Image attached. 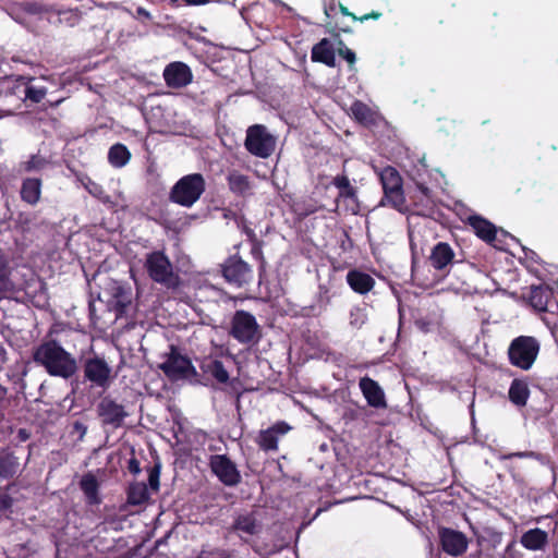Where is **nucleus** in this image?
Instances as JSON below:
<instances>
[{
	"label": "nucleus",
	"instance_id": "nucleus-1",
	"mask_svg": "<svg viewBox=\"0 0 558 558\" xmlns=\"http://www.w3.org/2000/svg\"><path fill=\"white\" fill-rule=\"evenodd\" d=\"M37 363L50 376L65 380L73 377L78 369L76 359L53 339L45 340L37 347Z\"/></svg>",
	"mask_w": 558,
	"mask_h": 558
},
{
	"label": "nucleus",
	"instance_id": "nucleus-2",
	"mask_svg": "<svg viewBox=\"0 0 558 558\" xmlns=\"http://www.w3.org/2000/svg\"><path fill=\"white\" fill-rule=\"evenodd\" d=\"M379 180L384 191L381 204L389 205L402 214L410 213L399 171L395 167L387 166L380 171Z\"/></svg>",
	"mask_w": 558,
	"mask_h": 558
},
{
	"label": "nucleus",
	"instance_id": "nucleus-3",
	"mask_svg": "<svg viewBox=\"0 0 558 558\" xmlns=\"http://www.w3.org/2000/svg\"><path fill=\"white\" fill-rule=\"evenodd\" d=\"M206 181L202 173H190L180 178L171 187L169 201L182 207H192L204 194Z\"/></svg>",
	"mask_w": 558,
	"mask_h": 558
},
{
	"label": "nucleus",
	"instance_id": "nucleus-4",
	"mask_svg": "<svg viewBox=\"0 0 558 558\" xmlns=\"http://www.w3.org/2000/svg\"><path fill=\"white\" fill-rule=\"evenodd\" d=\"M228 335L239 343L251 348L262 339V328L252 313L238 310L231 317Z\"/></svg>",
	"mask_w": 558,
	"mask_h": 558
},
{
	"label": "nucleus",
	"instance_id": "nucleus-5",
	"mask_svg": "<svg viewBox=\"0 0 558 558\" xmlns=\"http://www.w3.org/2000/svg\"><path fill=\"white\" fill-rule=\"evenodd\" d=\"M539 351L541 343L535 337L519 336L510 342L507 354L512 366L529 371L534 365Z\"/></svg>",
	"mask_w": 558,
	"mask_h": 558
},
{
	"label": "nucleus",
	"instance_id": "nucleus-6",
	"mask_svg": "<svg viewBox=\"0 0 558 558\" xmlns=\"http://www.w3.org/2000/svg\"><path fill=\"white\" fill-rule=\"evenodd\" d=\"M144 267L149 278L169 289L179 287L180 278L163 251H154L146 255Z\"/></svg>",
	"mask_w": 558,
	"mask_h": 558
},
{
	"label": "nucleus",
	"instance_id": "nucleus-7",
	"mask_svg": "<svg viewBox=\"0 0 558 558\" xmlns=\"http://www.w3.org/2000/svg\"><path fill=\"white\" fill-rule=\"evenodd\" d=\"M466 222L478 239L497 250L506 251L509 240H515L509 232L497 228L493 222L480 215L469 216Z\"/></svg>",
	"mask_w": 558,
	"mask_h": 558
},
{
	"label": "nucleus",
	"instance_id": "nucleus-8",
	"mask_svg": "<svg viewBox=\"0 0 558 558\" xmlns=\"http://www.w3.org/2000/svg\"><path fill=\"white\" fill-rule=\"evenodd\" d=\"M159 368L172 381L198 377V373L191 359L182 355L178 347L173 344L169 347L166 360L159 365Z\"/></svg>",
	"mask_w": 558,
	"mask_h": 558
},
{
	"label": "nucleus",
	"instance_id": "nucleus-9",
	"mask_svg": "<svg viewBox=\"0 0 558 558\" xmlns=\"http://www.w3.org/2000/svg\"><path fill=\"white\" fill-rule=\"evenodd\" d=\"M221 276L231 286L243 288L253 281L252 266L238 253L228 256L220 265Z\"/></svg>",
	"mask_w": 558,
	"mask_h": 558
},
{
	"label": "nucleus",
	"instance_id": "nucleus-10",
	"mask_svg": "<svg viewBox=\"0 0 558 558\" xmlns=\"http://www.w3.org/2000/svg\"><path fill=\"white\" fill-rule=\"evenodd\" d=\"M246 150L259 158H268L275 150V137L267 132L266 126L254 124L246 131L245 138Z\"/></svg>",
	"mask_w": 558,
	"mask_h": 558
},
{
	"label": "nucleus",
	"instance_id": "nucleus-11",
	"mask_svg": "<svg viewBox=\"0 0 558 558\" xmlns=\"http://www.w3.org/2000/svg\"><path fill=\"white\" fill-rule=\"evenodd\" d=\"M84 381L90 387L107 389L111 384V367L105 359L94 355L83 361Z\"/></svg>",
	"mask_w": 558,
	"mask_h": 558
},
{
	"label": "nucleus",
	"instance_id": "nucleus-12",
	"mask_svg": "<svg viewBox=\"0 0 558 558\" xmlns=\"http://www.w3.org/2000/svg\"><path fill=\"white\" fill-rule=\"evenodd\" d=\"M211 473L225 486L234 487L241 483V473L236 464L227 454H213L208 461Z\"/></svg>",
	"mask_w": 558,
	"mask_h": 558
},
{
	"label": "nucleus",
	"instance_id": "nucleus-13",
	"mask_svg": "<svg viewBox=\"0 0 558 558\" xmlns=\"http://www.w3.org/2000/svg\"><path fill=\"white\" fill-rule=\"evenodd\" d=\"M430 266L438 272L448 274L451 267L459 264L453 247L447 242H437L428 257Z\"/></svg>",
	"mask_w": 558,
	"mask_h": 558
},
{
	"label": "nucleus",
	"instance_id": "nucleus-14",
	"mask_svg": "<svg viewBox=\"0 0 558 558\" xmlns=\"http://www.w3.org/2000/svg\"><path fill=\"white\" fill-rule=\"evenodd\" d=\"M438 536L441 549L450 556H461L468 549V538L460 531L450 527H440Z\"/></svg>",
	"mask_w": 558,
	"mask_h": 558
},
{
	"label": "nucleus",
	"instance_id": "nucleus-15",
	"mask_svg": "<svg viewBox=\"0 0 558 558\" xmlns=\"http://www.w3.org/2000/svg\"><path fill=\"white\" fill-rule=\"evenodd\" d=\"M97 414L104 425L118 428L122 425L128 413L124 407L110 397H104L97 405Z\"/></svg>",
	"mask_w": 558,
	"mask_h": 558
},
{
	"label": "nucleus",
	"instance_id": "nucleus-16",
	"mask_svg": "<svg viewBox=\"0 0 558 558\" xmlns=\"http://www.w3.org/2000/svg\"><path fill=\"white\" fill-rule=\"evenodd\" d=\"M163 78L168 87L182 88L192 82L193 74L187 64L174 61L165 68Z\"/></svg>",
	"mask_w": 558,
	"mask_h": 558
},
{
	"label": "nucleus",
	"instance_id": "nucleus-17",
	"mask_svg": "<svg viewBox=\"0 0 558 558\" xmlns=\"http://www.w3.org/2000/svg\"><path fill=\"white\" fill-rule=\"evenodd\" d=\"M291 429L290 425L283 421H279L259 432L257 437V445L263 451H277L279 437L286 435Z\"/></svg>",
	"mask_w": 558,
	"mask_h": 558
},
{
	"label": "nucleus",
	"instance_id": "nucleus-18",
	"mask_svg": "<svg viewBox=\"0 0 558 558\" xmlns=\"http://www.w3.org/2000/svg\"><path fill=\"white\" fill-rule=\"evenodd\" d=\"M529 302L537 312H550V306H558L555 301L554 289L548 284L531 286Z\"/></svg>",
	"mask_w": 558,
	"mask_h": 558
},
{
	"label": "nucleus",
	"instance_id": "nucleus-19",
	"mask_svg": "<svg viewBox=\"0 0 558 558\" xmlns=\"http://www.w3.org/2000/svg\"><path fill=\"white\" fill-rule=\"evenodd\" d=\"M359 387L369 407L375 409L387 408L385 392L376 380L368 376H364L360 378Z\"/></svg>",
	"mask_w": 558,
	"mask_h": 558
},
{
	"label": "nucleus",
	"instance_id": "nucleus-20",
	"mask_svg": "<svg viewBox=\"0 0 558 558\" xmlns=\"http://www.w3.org/2000/svg\"><path fill=\"white\" fill-rule=\"evenodd\" d=\"M414 184L413 190L408 187V196L413 205L410 211L421 215L434 205L433 191L423 182L415 181Z\"/></svg>",
	"mask_w": 558,
	"mask_h": 558
},
{
	"label": "nucleus",
	"instance_id": "nucleus-21",
	"mask_svg": "<svg viewBox=\"0 0 558 558\" xmlns=\"http://www.w3.org/2000/svg\"><path fill=\"white\" fill-rule=\"evenodd\" d=\"M336 7L337 5L335 3H331L325 8L326 22L324 27L333 39L339 38L341 33H352L351 25L344 21L345 17L338 16L336 13H332L336 10Z\"/></svg>",
	"mask_w": 558,
	"mask_h": 558
},
{
	"label": "nucleus",
	"instance_id": "nucleus-22",
	"mask_svg": "<svg viewBox=\"0 0 558 558\" xmlns=\"http://www.w3.org/2000/svg\"><path fill=\"white\" fill-rule=\"evenodd\" d=\"M347 283L349 287L359 294H366L375 287V279L359 269H351L347 274Z\"/></svg>",
	"mask_w": 558,
	"mask_h": 558
},
{
	"label": "nucleus",
	"instance_id": "nucleus-23",
	"mask_svg": "<svg viewBox=\"0 0 558 558\" xmlns=\"http://www.w3.org/2000/svg\"><path fill=\"white\" fill-rule=\"evenodd\" d=\"M548 542V533L539 527L530 529L520 537L521 545L532 551L545 550Z\"/></svg>",
	"mask_w": 558,
	"mask_h": 558
},
{
	"label": "nucleus",
	"instance_id": "nucleus-24",
	"mask_svg": "<svg viewBox=\"0 0 558 558\" xmlns=\"http://www.w3.org/2000/svg\"><path fill=\"white\" fill-rule=\"evenodd\" d=\"M311 58L314 62L333 68L336 65V57L332 43L328 38L320 39L313 46Z\"/></svg>",
	"mask_w": 558,
	"mask_h": 558
},
{
	"label": "nucleus",
	"instance_id": "nucleus-25",
	"mask_svg": "<svg viewBox=\"0 0 558 558\" xmlns=\"http://www.w3.org/2000/svg\"><path fill=\"white\" fill-rule=\"evenodd\" d=\"M350 110L354 119L366 128L376 126L379 122V114L361 100H355Z\"/></svg>",
	"mask_w": 558,
	"mask_h": 558
},
{
	"label": "nucleus",
	"instance_id": "nucleus-26",
	"mask_svg": "<svg viewBox=\"0 0 558 558\" xmlns=\"http://www.w3.org/2000/svg\"><path fill=\"white\" fill-rule=\"evenodd\" d=\"M80 488L85 496L87 505L97 506L101 502V497L99 495V482L93 473L88 472L82 476L80 481Z\"/></svg>",
	"mask_w": 558,
	"mask_h": 558
},
{
	"label": "nucleus",
	"instance_id": "nucleus-27",
	"mask_svg": "<svg viewBox=\"0 0 558 558\" xmlns=\"http://www.w3.org/2000/svg\"><path fill=\"white\" fill-rule=\"evenodd\" d=\"M530 397V388L525 378H514L508 390L509 401L518 407L523 408L526 405Z\"/></svg>",
	"mask_w": 558,
	"mask_h": 558
},
{
	"label": "nucleus",
	"instance_id": "nucleus-28",
	"mask_svg": "<svg viewBox=\"0 0 558 558\" xmlns=\"http://www.w3.org/2000/svg\"><path fill=\"white\" fill-rule=\"evenodd\" d=\"M199 368L204 374H209L219 384H227L229 381V373L219 360L204 359L199 364Z\"/></svg>",
	"mask_w": 558,
	"mask_h": 558
},
{
	"label": "nucleus",
	"instance_id": "nucleus-29",
	"mask_svg": "<svg viewBox=\"0 0 558 558\" xmlns=\"http://www.w3.org/2000/svg\"><path fill=\"white\" fill-rule=\"evenodd\" d=\"M227 183L229 190L238 196H244L251 190V182L248 177L236 170L229 172L227 175Z\"/></svg>",
	"mask_w": 558,
	"mask_h": 558
},
{
	"label": "nucleus",
	"instance_id": "nucleus-30",
	"mask_svg": "<svg viewBox=\"0 0 558 558\" xmlns=\"http://www.w3.org/2000/svg\"><path fill=\"white\" fill-rule=\"evenodd\" d=\"M21 471V463L13 453L0 451V477L11 478Z\"/></svg>",
	"mask_w": 558,
	"mask_h": 558
},
{
	"label": "nucleus",
	"instance_id": "nucleus-31",
	"mask_svg": "<svg viewBox=\"0 0 558 558\" xmlns=\"http://www.w3.org/2000/svg\"><path fill=\"white\" fill-rule=\"evenodd\" d=\"M131 159L129 148L121 143H117L109 148L108 161L114 168L124 167Z\"/></svg>",
	"mask_w": 558,
	"mask_h": 558
},
{
	"label": "nucleus",
	"instance_id": "nucleus-32",
	"mask_svg": "<svg viewBox=\"0 0 558 558\" xmlns=\"http://www.w3.org/2000/svg\"><path fill=\"white\" fill-rule=\"evenodd\" d=\"M332 185L339 190L338 196L344 199H353L357 198L356 189L351 185L350 180L347 174H338L332 179Z\"/></svg>",
	"mask_w": 558,
	"mask_h": 558
},
{
	"label": "nucleus",
	"instance_id": "nucleus-33",
	"mask_svg": "<svg viewBox=\"0 0 558 558\" xmlns=\"http://www.w3.org/2000/svg\"><path fill=\"white\" fill-rule=\"evenodd\" d=\"M233 529L247 535H255L259 531V524L256 518L252 513H248L239 515L234 520Z\"/></svg>",
	"mask_w": 558,
	"mask_h": 558
},
{
	"label": "nucleus",
	"instance_id": "nucleus-34",
	"mask_svg": "<svg viewBox=\"0 0 558 558\" xmlns=\"http://www.w3.org/2000/svg\"><path fill=\"white\" fill-rule=\"evenodd\" d=\"M251 244V255L252 257L258 262V277L259 281L263 280L265 274H266V258L263 252L264 247V241L258 239L256 241L250 242Z\"/></svg>",
	"mask_w": 558,
	"mask_h": 558
},
{
	"label": "nucleus",
	"instance_id": "nucleus-35",
	"mask_svg": "<svg viewBox=\"0 0 558 558\" xmlns=\"http://www.w3.org/2000/svg\"><path fill=\"white\" fill-rule=\"evenodd\" d=\"M148 499V493L145 484H133L128 489V504L140 506Z\"/></svg>",
	"mask_w": 558,
	"mask_h": 558
},
{
	"label": "nucleus",
	"instance_id": "nucleus-36",
	"mask_svg": "<svg viewBox=\"0 0 558 558\" xmlns=\"http://www.w3.org/2000/svg\"><path fill=\"white\" fill-rule=\"evenodd\" d=\"M366 320L367 315L363 308L355 306L350 311L349 324L351 327L360 329L366 323Z\"/></svg>",
	"mask_w": 558,
	"mask_h": 558
},
{
	"label": "nucleus",
	"instance_id": "nucleus-37",
	"mask_svg": "<svg viewBox=\"0 0 558 558\" xmlns=\"http://www.w3.org/2000/svg\"><path fill=\"white\" fill-rule=\"evenodd\" d=\"M39 289L37 290V308L51 310L46 283L41 280H39Z\"/></svg>",
	"mask_w": 558,
	"mask_h": 558
},
{
	"label": "nucleus",
	"instance_id": "nucleus-38",
	"mask_svg": "<svg viewBox=\"0 0 558 558\" xmlns=\"http://www.w3.org/2000/svg\"><path fill=\"white\" fill-rule=\"evenodd\" d=\"M23 199H25L29 204L35 203V181L34 180H26L23 184L22 191H21Z\"/></svg>",
	"mask_w": 558,
	"mask_h": 558
},
{
	"label": "nucleus",
	"instance_id": "nucleus-39",
	"mask_svg": "<svg viewBox=\"0 0 558 558\" xmlns=\"http://www.w3.org/2000/svg\"><path fill=\"white\" fill-rule=\"evenodd\" d=\"M160 469H161V465L159 462L149 469L148 484H149V487L155 492H157L160 486V483H159Z\"/></svg>",
	"mask_w": 558,
	"mask_h": 558
},
{
	"label": "nucleus",
	"instance_id": "nucleus-40",
	"mask_svg": "<svg viewBox=\"0 0 558 558\" xmlns=\"http://www.w3.org/2000/svg\"><path fill=\"white\" fill-rule=\"evenodd\" d=\"M501 558H524V554L517 547L515 539L508 543Z\"/></svg>",
	"mask_w": 558,
	"mask_h": 558
},
{
	"label": "nucleus",
	"instance_id": "nucleus-41",
	"mask_svg": "<svg viewBox=\"0 0 558 558\" xmlns=\"http://www.w3.org/2000/svg\"><path fill=\"white\" fill-rule=\"evenodd\" d=\"M16 92L24 96V99L35 100V92L31 86L21 82L16 85Z\"/></svg>",
	"mask_w": 558,
	"mask_h": 558
},
{
	"label": "nucleus",
	"instance_id": "nucleus-42",
	"mask_svg": "<svg viewBox=\"0 0 558 558\" xmlns=\"http://www.w3.org/2000/svg\"><path fill=\"white\" fill-rule=\"evenodd\" d=\"M338 54L343 58L350 65H353L356 61L355 52L348 47L338 48Z\"/></svg>",
	"mask_w": 558,
	"mask_h": 558
},
{
	"label": "nucleus",
	"instance_id": "nucleus-43",
	"mask_svg": "<svg viewBox=\"0 0 558 558\" xmlns=\"http://www.w3.org/2000/svg\"><path fill=\"white\" fill-rule=\"evenodd\" d=\"M241 222L242 226L239 225V227L241 228L242 232L246 235L247 241L253 242L258 240L255 231L251 227H248L244 220H242Z\"/></svg>",
	"mask_w": 558,
	"mask_h": 558
},
{
	"label": "nucleus",
	"instance_id": "nucleus-44",
	"mask_svg": "<svg viewBox=\"0 0 558 558\" xmlns=\"http://www.w3.org/2000/svg\"><path fill=\"white\" fill-rule=\"evenodd\" d=\"M488 535H489V542L493 547H497L499 544H501V541H502L501 532H498L495 530H489Z\"/></svg>",
	"mask_w": 558,
	"mask_h": 558
},
{
	"label": "nucleus",
	"instance_id": "nucleus-45",
	"mask_svg": "<svg viewBox=\"0 0 558 558\" xmlns=\"http://www.w3.org/2000/svg\"><path fill=\"white\" fill-rule=\"evenodd\" d=\"M128 471L131 473V474H138L141 472V466H140V461L135 458V457H132L129 462H128Z\"/></svg>",
	"mask_w": 558,
	"mask_h": 558
},
{
	"label": "nucleus",
	"instance_id": "nucleus-46",
	"mask_svg": "<svg viewBox=\"0 0 558 558\" xmlns=\"http://www.w3.org/2000/svg\"><path fill=\"white\" fill-rule=\"evenodd\" d=\"M338 9H339L341 16L350 17L352 20V22L357 21V16L354 13L350 12L349 9L345 5H343L342 3L338 4Z\"/></svg>",
	"mask_w": 558,
	"mask_h": 558
},
{
	"label": "nucleus",
	"instance_id": "nucleus-47",
	"mask_svg": "<svg viewBox=\"0 0 558 558\" xmlns=\"http://www.w3.org/2000/svg\"><path fill=\"white\" fill-rule=\"evenodd\" d=\"M381 15H383L381 12L372 11V12L366 13L364 15L357 16V21L359 22H365V21H368V20H378V19L381 17Z\"/></svg>",
	"mask_w": 558,
	"mask_h": 558
},
{
	"label": "nucleus",
	"instance_id": "nucleus-48",
	"mask_svg": "<svg viewBox=\"0 0 558 558\" xmlns=\"http://www.w3.org/2000/svg\"><path fill=\"white\" fill-rule=\"evenodd\" d=\"M10 505H11V498L5 494H1L0 495V510L9 508Z\"/></svg>",
	"mask_w": 558,
	"mask_h": 558
},
{
	"label": "nucleus",
	"instance_id": "nucleus-49",
	"mask_svg": "<svg viewBox=\"0 0 558 558\" xmlns=\"http://www.w3.org/2000/svg\"><path fill=\"white\" fill-rule=\"evenodd\" d=\"M211 0H182L185 5H204L209 3Z\"/></svg>",
	"mask_w": 558,
	"mask_h": 558
},
{
	"label": "nucleus",
	"instance_id": "nucleus-50",
	"mask_svg": "<svg viewBox=\"0 0 558 558\" xmlns=\"http://www.w3.org/2000/svg\"><path fill=\"white\" fill-rule=\"evenodd\" d=\"M137 13L140 15L145 16L146 19H151L150 13L148 11H146L145 9H143V8H138L137 9Z\"/></svg>",
	"mask_w": 558,
	"mask_h": 558
},
{
	"label": "nucleus",
	"instance_id": "nucleus-51",
	"mask_svg": "<svg viewBox=\"0 0 558 558\" xmlns=\"http://www.w3.org/2000/svg\"><path fill=\"white\" fill-rule=\"evenodd\" d=\"M36 94H37V102H39L41 100V98L45 97L46 90L41 89V88H37Z\"/></svg>",
	"mask_w": 558,
	"mask_h": 558
},
{
	"label": "nucleus",
	"instance_id": "nucleus-52",
	"mask_svg": "<svg viewBox=\"0 0 558 558\" xmlns=\"http://www.w3.org/2000/svg\"><path fill=\"white\" fill-rule=\"evenodd\" d=\"M336 41V45H337V49L338 48H342V47H347L344 41L339 37V38H336L333 39Z\"/></svg>",
	"mask_w": 558,
	"mask_h": 558
},
{
	"label": "nucleus",
	"instance_id": "nucleus-53",
	"mask_svg": "<svg viewBox=\"0 0 558 558\" xmlns=\"http://www.w3.org/2000/svg\"><path fill=\"white\" fill-rule=\"evenodd\" d=\"M36 193H37V201L39 199V196H40V180L37 179V190H36Z\"/></svg>",
	"mask_w": 558,
	"mask_h": 558
},
{
	"label": "nucleus",
	"instance_id": "nucleus-54",
	"mask_svg": "<svg viewBox=\"0 0 558 558\" xmlns=\"http://www.w3.org/2000/svg\"><path fill=\"white\" fill-rule=\"evenodd\" d=\"M524 456H525V453H523V452H517V453H512V454H510L509 457H519V458H522V457H524Z\"/></svg>",
	"mask_w": 558,
	"mask_h": 558
},
{
	"label": "nucleus",
	"instance_id": "nucleus-55",
	"mask_svg": "<svg viewBox=\"0 0 558 558\" xmlns=\"http://www.w3.org/2000/svg\"><path fill=\"white\" fill-rule=\"evenodd\" d=\"M172 4H178L179 0H169Z\"/></svg>",
	"mask_w": 558,
	"mask_h": 558
},
{
	"label": "nucleus",
	"instance_id": "nucleus-56",
	"mask_svg": "<svg viewBox=\"0 0 558 558\" xmlns=\"http://www.w3.org/2000/svg\"><path fill=\"white\" fill-rule=\"evenodd\" d=\"M153 220L156 221V222H160V217L159 218L154 217Z\"/></svg>",
	"mask_w": 558,
	"mask_h": 558
},
{
	"label": "nucleus",
	"instance_id": "nucleus-57",
	"mask_svg": "<svg viewBox=\"0 0 558 558\" xmlns=\"http://www.w3.org/2000/svg\"><path fill=\"white\" fill-rule=\"evenodd\" d=\"M20 435H22V439H25V434H23V432H20Z\"/></svg>",
	"mask_w": 558,
	"mask_h": 558
},
{
	"label": "nucleus",
	"instance_id": "nucleus-58",
	"mask_svg": "<svg viewBox=\"0 0 558 558\" xmlns=\"http://www.w3.org/2000/svg\"><path fill=\"white\" fill-rule=\"evenodd\" d=\"M20 435H22V439H25V434H23V432H20Z\"/></svg>",
	"mask_w": 558,
	"mask_h": 558
},
{
	"label": "nucleus",
	"instance_id": "nucleus-59",
	"mask_svg": "<svg viewBox=\"0 0 558 558\" xmlns=\"http://www.w3.org/2000/svg\"><path fill=\"white\" fill-rule=\"evenodd\" d=\"M20 435H22V439H25V434H23V432H20Z\"/></svg>",
	"mask_w": 558,
	"mask_h": 558
}]
</instances>
